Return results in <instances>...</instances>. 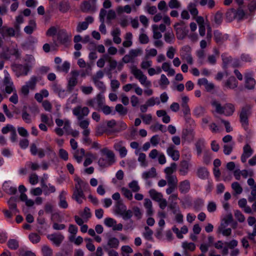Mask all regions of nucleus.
Segmentation results:
<instances>
[{
	"instance_id": "nucleus-1",
	"label": "nucleus",
	"mask_w": 256,
	"mask_h": 256,
	"mask_svg": "<svg viewBox=\"0 0 256 256\" xmlns=\"http://www.w3.org/2000/svg\"><path fill=\"white\" fill-rule=\"evenodd\" d=\"M75 180L76 183L75 184V188L72 198L77 202L80 204L82 202V199L86 200L82 189L86 186L88 187V184L86 182L83 181L79 178L76 179Z\"/></svg>"
},
{
	"instance_id": "nucleus-2",
	"label": "nucleus",
	"mask_w": 256,
	"mask_h": 256,
	"mask_svg": "<svg viewBox=\"0 0 256 256\" xmlns=\"http://www.w3.org/2000/svg\"><path fill=\"white\" fill-rule=\"evenodd\" d=\"M212 106L215 108L216 112L226 116H232L235 112V106L232 103H226L223 106L216 100L212 102Z\"/></svg>"
},
{
	"instance_id": "nucleus-3",
	"label": "nucleus",
	"mask_w": 256,
	"mask_h": 256,
	"mask_svg": "<svg viewBox=\"0 0 256 256\" xmlns=\"http://www.w3.org/2000/svg\"><path fill=\"white\" fill-rule=\"evenodd\" d=\"M72 34L68 33L64 29H60L58 31L54 43L56 46H63L68 47L72 43Z\"/></svg>"
},
{
	"instance_id": "nucleus-4",
	"label": "nucleus",
	"mask_w": 256,
	"mask_h": 256,
	"mask_svg": "<svg viewBox=\"0 0 256 256\" xmlns=\"http://www.w3.org/2000/svg\"><path fill=\"white\" fill-rule=\"evenodd\" d=\"M252 114V106L249 104H246L241 108L238 113L240 122L242 128L247 131L248 129L249 118Z\"/></svg>"
},
{
	"instance_id": "nucleus-5",
	"label": "nucleus",
	"mask_w": 256,
	"mask_h": 256,
	"mask_svg": "<svg viewBox=\"0 0 256 256\" xmlns=\"http://www.w3.org/2000/svg\"><path fill=\"white\" fill-rule=\"evenodd\" d=\"M100 152L106 156V160L103 158H100L98 161L100 166L106 167L111 166L115 162L114 154L112 151L105 148L101 149Z\"/></svg>"
},
{
	"instance_id": "nucleus-6",
	"label": "nucleus",
	"mask_w": 256,
	"mask_h": 256,
	"mask_svg": "<svg viewBox=\"0 0 256 256\" xmlns=\"http://www.w3.org/2000/svg\"><path fill=\"white\" fill-rule=\"evenodd\" d=\"M176 31V36L178 40H183L188 32V30L184 21H181L174 25Z\"/></svg>"
},
{
	"instance_id": "nucleus-7",
	"label": "nucleus",
	"mask_w": 256,
	"mask_h": 256,
	"mask_svg": "<svg viewBox=\"0 0 256 256\" xmlns=\"http://www.w3.org/2000/svg\"><path fill=\"white\" fill-rule=\"evenodd\" d=\"M104 96L102 93H100L96 95V98L88 100L87 104L92 108H95L96 105V110H100V108L104 104Z\"/></svg>"
},
{
	"instance_id": "nucleus-8",
	"label": "nucleus",
	"mask_w": 256,
	"mask_h": 256,
	"mask_svg": "<svg viewBox=\"0 0 256 256\" xmlns=\"http://www.w3.org/2000/svg\"><path fill=\"white\" fill-rule=\"evenodd\" d=\"M12 69L15 72L17 77L22 76H26L30 70L28 64H14L12 66Z\"/></svg>"
},
{
	"instance_id": "nucleus-9",
	"label": "nucleus",
	"mask_w": 256,
	"mask_h": 256,
	"mask_svg": "<svg viewBox=\"0 0 256 256\" xmlns=\"http://www.w3.org/2000/svg\"><path fill=\"white\" fill-rule=\"evenodd\" d=\"M18 58L20 57V54L18 49H6L0 54V58L6 60H9L12 57Z\"/></svg>"
},
{
	"instance_id": "nucleus-10",
	"label": "nucleus",
	"mask_w": 256,
	"mask_h": 256,
	"mask_svg": "<svg viewBox=\"0 0 256 256\" xmlns=\"http://www.w3.org/2000/svg\"><path fill=\"white\" fill-rule=\"evenodd\" d=\"M90 112L88 107L82 108L80 106H77L72 110L74 115L76 116L78 120H82L84 116H87Z\"/></svg>"
},
{
	"instance_id": "nucleus-11",
	"label": "nucleus",
	"mask_w": 256,
	"mask_h": 256,
	"mask_svg": "<svg viewBox=\"0 0 256 256\" xmlns=\"http://www.w3.org/2000/svg\"><path fill=\"white\" fill-rule=\"evenodd\" d=\"M48 240L56 246H59L64 240V236L60 233H54L47 236Z\"/></svg>"
},
{
	"instance_id": "nucleus-12",
	"label": "nucleus",
	"mask_w": 256,
	"mask_h": 256,
	"mask_svg": "<svg viewBox=\"0 0 256 256\" xmlns=\"http://www.w3.org/2000/svg\"><path fill=\"white\" fill-rule=\"evenodd\" d=\"M214 40L219 45L222 44L224 43L226 40H228L229 37L228 34H223L218 30H214Z\"/></svg>"
},
{
	"instance_id": "nucleus-13",
	"label": "nucleus",
	"mask_w": 256,
	"mask_h": 256,
	"mask_svg": "<svg viewBox=\"0 0 256 256\" xmlns=\"http://www.w3.org/2000/svg\"><path fill=\"white\" fill-rule=\"evenodd\" d=\"M253 154V150L249 144H246L243 148V153L241 156V161L242 163L246 162L248 158Z\"/></svg>"
},
{
	"instance_id": "nucleus-14",
	"label": "nucleus",
	"mask_w": 256,
	"mask_h": 256,
	"mask_svg": "<svg viewBox=\"0 0 256 256\" xmlns=\"http://www.w3.org/2000/svg\"><path fill=\"white\" fill-rule=\"evenodd\" d=\"M166 152L175 161L178 160L180 158V154L178 150L175 148V146L170 144L167 148Z\"/></svg>"
},
{
	"instance_id": "nucleus-15",
	"label": "nucleus",
	"mask_w": 256,
	"mask_h": 256,
	"mask_svg": "<svg viewBox=\"0 0 256 256\" xmlns=\"http://www.w3.org/2000/svg\"><path fill=\"white\" fill-rule=\"evenodd\" d=\"M189 98L187 96H184L182 98L181 107L184 116L190 114V110L188 105Z\"/></svg>"
},
{
	"instance_id": "nucleus-16",
	"label": "nucleus",
	"mask_w": 256,
	"mask_h": 256,
	"mask_svg": "<svg viewBox=\"0 0 256 256\" xmlns=\"http://www.w3.org/2000/svg\"><path fill=\"white\" fill-rule=\"evenodd\" d=\"M96 6L90 4L88 1H84L81 6L82 12L93 13L96 11Z\"/></svg>"
},
{
	"instance_id": "nucleus-17",
	"label": "nucleus",
	"mask_w": 256,
	"mask_h": 256,
	"mask_svg": "<svg viewBox=\"0 0 256 256\" xmlns=\"http://www.w3.org/2000/svg\"><path fill=\"white\" fill-rule=\"evenodd\" d=\"M195 146L198 156H200L206 146L205 140L204 138H198L196 142Z\"/></svg>"
},
{
	"instance_id": "nucleus-18",
	"label": "nucleus",
	"mask_w": 256,
	"mask_h": 256,
	"mask_svg": "<svg viewBox=\"0 0 256 256\" xmlns=\"http://www.w3.org/2000/svg\"><path fill=\"white\" fill-rule=\"evenodd\" d=\"M190 164L188 160H182L180 164L179 172L180 175L186 176L189 170Z\"/></svg>"
},
{
	"instance_id": "nucleus-19",
	"label": "nucleus",
	"mask_w": 256,
	"mask_h": 256,
	"mask_svg": "<svg viewBox=\"0 0 256 256\" xmlns=\"http://www.w3.org/2000/svg\"><path fill=\"white\" fill-rule=\"evenodd\" d=\"M178 188L180 192L182 194L188 192L190 188V181L188 180H186L180 182Z\"/></svg>"
},
{
	"instance_id": "nucleus-20",
	"label": "nucleus",
	"mask_w": 256,
	"mask_h": 256,
	"mask_svg": "<svg viewBox=\"0 0 256 256\" xmlns=\"http://www.w3.org/2000/svg\"><path fill=\"white\" fill-rule=\"evenodd\" d=\"M18 198L14 196H12L8 202L9 208L13 210L14 214L19 212L17 208L16 202Z\"/></svg>"
},
{
	"instance_id": "nucleus-21",
	"label": "nucleus",
	"mask_w": 256,
	"mask_h": 256,
	"mask_svg": "<svg viewBox=\"0 0 256 256\" xmlns=\"http://www.w3.org/2000/svg\"><path fill=\"white\" fill-rule=\"evenodd\" d=\"M139 53H141L140 49L135 50H132L130 52V54H126L124 56L122 60L124 63L130 62L132 60L134 57L136 56Z\"/></svg>"
},
{
	"instance_id": "nucleus-22",
	"label": "nucleus",
	"mask_w": 256,
	"mask_h": 256,
	"mask_svg": "<svg viewBox=\"0 0 256 256\" xmlns=\"http://www.w3.org/2000/svg\"><path fill=\"white\" fill-rule=\"evenodd\" d=\"M245 87L248 90H252L256 85L255 80L250 76H246L245 78Z\"/></svg>"
},
{
	"instance_id": "nucleus-23",
	"label": "nucleus",
	"mask_w": 256,
	"mask_h": 256,
	"mask_svg": "<svg viewBox=\"0 0 256 256\" xmlns=\"http://www.w3.org/2000/svg\"><path fill=\"white\" fill-rule=\"evenodd\" d=\"M164 41L170 44H173L175 41V36L172 31L166 32L164 36Z\"/></svg>"
},
{
	"instance_id": "nucleus-24",
	"label": "nucleus",
	"mask_w": 256,
	"mask_h": 256,
	"mask_svg": "<svg viewBox=\"0 0 256 256\" xmlns=\"http://www.w3.org/2000/svg\"><path fill=\"white\" fill-rule=\"evenodd\" d=\"M197 176L201 179H206L208 178L209 172L204 167L199 168L196 172Z\"/></svg>"
},
{
	"instance_id": "nucleus-25",
	"label": "nucleus",
	"mask_w": 256,
	"mask_h": 256,
	"mask_svg": "<svg viewBox=\"0 0 256 256\" xmlns=\"http://www.w3.org/2000/svg\"><path fill=\"white\" fill-rule=\"evenodd\" d=\"M238 81L234 76H230L226 80L225 86L230 88L234 89L238 86Z\"/></svg>"
},
{
	"instance_id": "nucleus-26",
	"label": "nucleus",
	"mask_w": 256,
	"mask_h": 256,
	"mask_svg": "<svg viewBox=\"0 0 256 256\" xmlns=\"http://www.w3.org/2000/svg\"><path fill=\"white\" fill-rule=\"evenodd\" d=\"M38 81V78L36 76H32L30 80L26 82V84L31 90H34L36 88V83Z\"/></svg>"
},
{
	"instance_id": "nucleus-27",
	"label": "nucleus",
	"mask_w": 256,
	"mask_h": 256,
	"mask_svg": "<svg viewBox=\"0 0 256 256\" xmlns=\"http://www.w3.org/2000/svg\"><path fill=\"white\" fill-rule=\"evenodd\" d=\"M70 8V4L66 0H62L59 4V10L63 13L67 12Z\"/></svg>"
},
{
	"instance_id": "nucleus-28",
	"label": "nucleus",
	"mask_w": 256,
	"mask_h": 256,
	"mask_svg": "<svg viewBox=\"0 0 256 256\" xmlns=\"http://www.w3.org/2000/svg\"><path fill=\"white\" fill-rule=\"evenodd\" d=\"M77 84V78H70L67 86V91L70 93L72 92Z\"/></svg>"
},
{
	"instance_id": "nucleus-29",
	"label": "nucleus",
	"mask_w": 256,
	"mask_h": 256,
	"mask_svg": "<svg viewBox=\"0 0 256 256\" xmlns=\"http://www.w3.org/2000/svg\"><path fill=\"white\" fill-rule=\"evenodd\" d=\"M224 228L225 226H224V224H222L218 228V233H222V235L224 236H230L232 234L231 228H228L226 229H224Z\"/></svg>"
},
{
	"instance_id": "nucleus-30",
	"label": "nucleus",
	"mask_w": 256,
	"mask_h": 256,
	"mask_svg": "<svg viewBox=\"0 0 256 256\" xmlns=\"http://www.w3.org/2000/svg\"><path fill=\"white\" fill-rule=\"evenodd\" d=\"M126 209V206L122 201H117L116 204V212L118 214H120Z\"/></svg>"
},
{
	"instance_id": "nucleus-31",
	"label": "nucleus",
	"mask_w": 256,
	"mask_h": 256,
	"mask_svg": "<svg viewBox=\"0 0 256 256\" xmlns=\"http://www.w3.org/2000/svg\"><path fill=\"white\" fill-rule=\"evenodd\" d=\"M168 186H177L178 180L176 175L166 176Z\"/></svg>"
},
{
	"instance_id": "nucleus-32",
	"label": "nucleus",
	"mask_w": 256,
	"mask_h": 256,
	"mask_svg": "<svg viewBox=\"0 0 256 256\" xmlns=\"http://www.w3.org/2000/svg\"><path fill=\"white\" fill-rule=\"evenodd\" d=\"M7 245L8 248L12 250H16L19 247L18 242L16 239H10Z\"/></svg>"
},
{
	"instance_id": "nucleus-33",
	"label": "nucleus",
	"mask_w": 256,
	"mask_h": 256,
	"mask_svg": "<svg viewBox=\"0 0 256 256\" xmlns=\"http://www.w3.org/2000/svg\"><path fill=\"white\" fill-rule=\"evenodd\" d=\"M156 175V170L154 168H152L148 172H145L142 174V177L144 179L154 178Z\"/></svg>"
},
{
	"instance_id": "nucleus-34",
	"label": "nucleus",
	"mask_w": 256,
	"mask_h": 256,
	"mask_svg": "<svg viewBox=\"0 0 256 256\" xmlns=\"http://www.w3.org/2000/svg\"><path fill=\"white\" fill-rule=\"evenodd\" d=\"M119 245V241L116 238H110L106 246L110 248H117Z\"/></svg>"
},
{
	"instance_id": "nucleus-35",
	"label": "nucleus",
	"mask_w": 256,
	"mask_h": 256,
	"mask_svg": "<svg viewBox=\"0 0 256 256\" xmlns=\"http://www.w3.org/2000/svg\"><path fill=\"white\" fill-rule=\"evenodd\" d=\"M150 194L151 198L154 200L158 202L161 200V198L162 196L161 193L157 192L154 190H150L149 192Z\"/></svg>"
},
{
	"instance_id": "nucleus-36",
	"label": "nucleus",
	"mask_w": 256,
	"mask_h": 256,
	"mask_svg": "<svg viewBox=\"0 0 256 256\" xmlns=\"http://www.w3.org/2000/svg\"><path fill=\"white\" fill-rule=\"evenodd\" d=\"M116 110L121 116H125L128 113V109L122 104H117L115 107Z\"/></svg>"
},
{
	"instance_id": "nucleus-37",
	"label": "nucleus",
	"mask_w": 256,
	"mask_h": 256,
	"mask_svg": "<svg viewBox=\"0 0 256 256\" xmlns=\"http://www.w3.org/2000/svg\"><path fill=\"white\" fill-rule=\"evenodd\" d=\"M42 252L43 256H52V249L46 245H44L42 248Z\"/></svg>"
},
{
	"instance_id": "nucleus-38",
	"label": "nucleus",
	"mask_w": 256,
	"mask_h": 256,
	"mask_svg": "<svg viewBox=\"0 0 256 256\" xmlns=\"http://www.w3.org/2000/svg\"><path fill=\"white\" fill-rule=\"evenodd\" d=\"M176 168V164L175 162L171 164L170 166L166 167L164 172L166 174V176H172L173 175L172 173L175 171Z\"/></svg>"
},
{
	"instance_id": "nucleus-39",
	"label": "nucleus",
	"mask_w": 256,
	"mask_h": 256,
	"mask_svg": "<svg viewBox=\"0 0 256 256\" xmlns=\"http://www.w3.org/2000/svg\"><path fill=\"white\" fill-rule=\"evenodd\" d=\"M226 18L228 22H232L236 18L235 10L233 8L228 10L226 14Z\"/></svg>"
},
{
	"instance_id": "nucleus-40",
	"label": "nucleus",
	"mask_w": 256,
	"mask_h": 256,
	"mask_svg": "<svg viewBox=\"0 0 256 256\" xmlns=\"http://www.w3.org/2000/svg\"><path fill=\"white\" fill-rule=\"evenodd\" d=\"M28 238L32 244H37L40 240V236L36 233H31L29 234Z\"/></svg>"
},
{
	"instance_id": "nucleus-41",
	"label": "nucleus",
	"mask_w": 256,
	"mask_h": 256,
	"mask_svg": "<svg viewBox=\"0 0 256 256\" xmlns=\"http://www.w3.org/2000/svg\"><path fill=\"white\" fill-rule=\"evenodd\" d=\"M236 18L238 20H242L245 16L244 10L240 7L236 10H235Z\"/></svg>"
},
{
	"instance_id": "nucleus-42",
	"label": "nucleus",
	"mask_w": 256,
	"mask_h": 256,
	"mask_svg": "<svg viewBox=\"0 0 256 256\" xmlns=\"http://www.w3.org/2000/svg\"><path fill=\"white\" fill-rule=\"evenodd\" d=\"M121 192L123 195L128 200H132V194L128 188L123 187L121 188Z\"/></svg>"
},
{
	"instance_id": "nucleus-43",
	"label": "nucleus",
	"mask_w": 256,
	"mask_h": 256,
	"mask_svg": "<svg viewBox=\"0 0 256 256\" xmlns=\"http://www.w3.org/2000/svg\"><path fill=\"white\" fill-rule=\"evenodd\" d=\"M38 40L34 38H30L26 42V46L28 48H34L38 46Z\"/></svg>"
},
{
	"instance_id": "nucleus-44",
	"label": "nucleus",
	"mask_w": 256,
	"mask_h": 256,
	"mask_svg": "<svg viewBox=\"0 0 256 256\" xmlns=\"http://www.w3.org/2000/svg\"><path fill=\"white\" fill-rule=\"evenodd\" d=\"M140 84L146 87H150L151 86V82L149 80H147V77L144 74L138 79Z\"/></svg>"
},
{
	"instance_id": "nucleus-45",
	"label": "nucleus",
	"mask_w": 256,
	"mask_h": 256,
	"mask_svg": "<svg viewBox=\"0 0 256 256\" xmlns=\"http://www.w3.org/2000/svg\"><path fill=\"white\" fill-rule=\"evenodd\" d=\"M128 186L134 192H138L140 190L138 182L134 180L129 183Z\"/></svg>"
},
{
	"instance_id": "nucleus-46",
	"label": "nucleus",
	"mask_w": 256,
	"mask_h": 256,
	"mask_svg": "<svg viewBox=\"0 0 256 256\" xmlns=\"http://www.w3.org/2000/svg\"><path fill=\"white\" fill-rule=\"evenodd\" d=\"M214 20L216 24L220 25L222 21V14L221 12L218 11L214 16Z\"/></svg>"
},
{
	"instance_id": "nucleus-47",
	"label": "nucleus",
	"mask_w": 256,
	"mask_h": 256,
	"mask_svg": "<svg viewBox=\"0 0 256 256\" xmlns=\"http://www.w3.org/2000/svg\"><path fill=\"white\" fill-rule=\"evenodd\" d=\"M103 56H104V59L106 60H108V62H110V66L112 70H114L116 68V66H117L116 62L114 60H111V58L108 54H106L104 55Z\"/></svg>"
},
{
	"instance_id": "nucleus-48",
	"label": "nucleus",
	"mask_w": 256,
	"mask_h": 256,
	"mask_svg": "<svg viewBox=\"0 0 256 256\" xmlns=\"http://www.w3.org/2000/svg\"><path fill=\"white\" fill-rule=\"evenodd\" d=\"M204 112L205 109L202 106H198L194 110V114L197 117L202 116L204 114Z\"/></svg>"
},
{
	"instance_id": "nucleus-49",
	"label": "nucleus",
	"mask_w": 256,
	"mask_h": 256,
	"mask_svg": "<svg viewBox=\"0 0 256 256\" xmlns=\"http://www.w3.org/2000/svg\"><path fill=\"white\" fill-rule=\"evenodd\" d=\"M22 120L27 124H30L32 122L30 116L27 112L25 109L22 110Z\"/></svg>"
},
{
	"instance_id": "nucleus-50",
	"label": "nucleus",
	"mask_w": 256,
	"mask_h": 256,
	"mask_svg": "<svg viewBox=\"0 0 256 256\" xmlns=\"http://www.w3.org/2000/svg\"><path fill=\"white\" fill-rule=\"evenodd\" d=\"M144 229L146 232L143 234L144 238L147 240H150L152 238V235L153 234L152 230L148 226H146Z\"/></svg>"
},
{
	"instance_id": "nucleus-51",
	"label": "nucleus",
	"mask_w": 256,
	"mask_h": 256,
	"mask_svg": "<svg viewBox=\"0 0 256 256\" xmlns=\"http://www.w3.org/2000/svg\"><path fill=\"white\" fill-rule=\"evenodd\" d=\"M120 215L124 220H126L131 218L132 216V212L130 210L126 209Z\"/></svg>"
},
{
	"instance_id": "nucleus-52",
	"label": "nucleus",
	"mask_w": 256,
	"mask_h": 256,
	"mask_svg": "<svg viewBox=\"0 0 256 256\" xmlns=\"http://www.w3.org/2000/svg\"><path fill=\"white\" fill-rule=\"evenodd\" d=\"M92 82L94 84L95 86L102 92H104L106 88L102 82L99 80H95Z\"/></svg>"
},
{
	"instance_id": "nucleus-53",
	"label": "nucleus",
	"mask_w": 256,
	"mask_h": 256,
	"mask_svg": "<svg viewBox=\"0 0 256 256\" xmlns=\"http://www.w3.org/2000/svg\"><path fill=\"white\" fill-rule=\"evenodd\" d=\"M232 188L236 194H240L242 192V188L238 182H234L232 184Z\"/></svg>"
},
{
	"instance_id": "nucleus-54",
	"label": "nucleus",
	"mask_w": 256,
	"mask_h": 256,
	"mask_svg": "<svg viewBox=\"0 0 256 256\" xmlns=\"http://www.w3.org/2000/svg\"><path fill=\"white\" fill-rule=\"evenodd\" d=\"M204 204V201L202 199H198L194 202V208L196 210H200Z\"/></svg>"
},
{
	"instance_id": "nucleus-55",
	"label": "nucleus",
	"mask_w": 256,
	"mask_h": 256,
	"mask_svg": "<svg viewBox=\"0 0 256 256\" xmlns=\"http://www.w3.org/2000/svg\"><path fill=\"white\" fill-rule=\"evenodd\" d=\"M15 128L10 124H7L5 126L3 127L2 129V134H6L9 132H12Z\"/></svg>"
},
{
	"instance_id": "nucleus-56",
	"label": "nucleus",
	"mask_w": 256,
	"mask_h": 256,
	"mask_svg": "<svg viewBox=\"0 0 256 256\" xmlns=\"http://www.w3.org/2000/svg\"><path fill=\"white\" fill-rule=\"evenodd\" d=\"M132 210V213L134 212V216H136L138 220L140 219L142 217V213L140 208L138 206H134Z\"/></svg>"
},
{
	"instance_id": "nucleus-57",
	"label": "nucleus",
	"mask_w": 256,
	"mask_h": 256,
	"mask_svg": "<svg viewBox=\"0 0 256 256\" xmlns=\"http://www.w3.org/2000/svg\"><path fill=\"white\" fill-rule=\"evenodd\" d=\"M234 216L240 222H242L245 220V218L244 214L239 210H236L234 211Z\"/></svg>"
},
{
	"instance_id": "nucleus-58",
	"label": "nucleus",
	"mask_w": 256,
	"mask_h": 256,
	"mask_svg": "<svg viewBox=\"0 0 256 256\" xmlns=\"http://www.w3.org/2000/svg\"><path fill=\"white\" fill-rule=\"evenodd\" d=\"M140 118L146 124H150L152 120V116L150 114H142Z\"/></svg>"
},
{
	"instance_id": "nucleus-59",
	"label": "nucleus",
	"mask_w": 256,
	"mask_h": 256,
	"mask_svg": "<svg viewBox=\"0 0 256 256\" xmlns=\"http://www.w3.org/2000/svg\"><path fill=\"white\" fill-rule=\"evenodd\" d=\"M182 247L184 249L188 250L192 252L194 251L196 249V246L193 242L188 243L187 242H184L182 244Z\"/></svg>"
},
{
	"instance_id": "nucleus-60",
	"label": "nucleus",
	"mask_w": 256,
	"mask_h": 256,
	"mask_svg": "<svg viewBox=\"0 0 256 256\" xmlns=\"http://www.w3.org/2000/svg\"><path fill=\"white\" fill-rule=\"evenodd\" d=\"M188 10L190 14L194 16H196L198 14V10L195 7V5L194 4L190 3L188 5Z\"/></svg>"
},
{
	"instance_id": "nucleus-61",
	"label": "nucleus",
	"mask_w": 256,
	"mask_h": 256,
	"mask_svg": "<svg viewBox=\"0 0 256 256\" xmlns=\"http://www.w3.org/2000/svg\"><path fill=\"white\" fill-rule=\"evenodd\" d=\"M85 241L87 242L86 248L90 252H94L95 250V246L92 243V240L90 238H85Z\"/></svg>"
},
{
	"instance_id": "nucleus-62",
	"label": "nucleus",
	"mask_w": 256,
	"mask_h": 256,
	"mask_svg": "<svg viewBox=\"0 0 256 256\" xmlns=\"http://www.w3.org/2000/svg\"><path fill=\"white\" fill-rule=\"evenodd\" d=\"M116 220L110 218H107L104 220V224L108 227L114 226V224H116Z\"/></svg>"
},
{
	"instance_id": "nucleus-63",
	"label": "nucleus",
	"mask_w": 256,
	"mask_h": 256,
	"mask_svg": "<svg viewBox=\"0 0 256 256\" xmlns=\"http://www.w3.org/2000/svg\"><path fill=\"white\" fill-rule=\"evenodd\" d=\"M88 28V25L87 22H79L76 28V30L78 32H81L82 30L87 29Z\"/></svg>"
},
{
	"instance_id": "nucleus-64",
	"label": "nucleus",
	"mask_w": 256,
	"mask_h": 256,
	"mask_svg": "<svg viewBox=\"0 0 256 256\" xmlns=\"http://www.w3.org/2000/svg\"><path fill=\"white\" fill-rule=\"evenodd\" d=\"M59 156L60 158L64 160H67L68 159V152L63 148H60L59 150Z\"/></svg>"
}]
</instances>
